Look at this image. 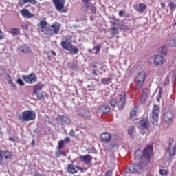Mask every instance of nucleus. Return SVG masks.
I'll return each mask as SVG.
<instances>
[{"mask_svg": "<svg viewBox=\"0 0 176 176\" xmlns=\"http://www.w3.org/2000/svg\"><path fill=\"white\" fill-rule=\"evenodd\" d=\"M37 26L41 32H43L44 35L52 36L60 34V30L61 29V25L58 22H54L50 27H48L45 20L41 21Z\"/></svg>", "mask_w": 176, "mask_h": 176, "instance_id": "f257e3e1", "label": "nucleus"}, {"mask_svg": "<svg viewBox=\"0 0 176 176\" xmlns=\"http://www.w3.org/2000/svg\"><path fill=\"white\" fill-rule=\"evenodd\" d=\"M109 104L113 108L117 106L119 111H122L126 107V104H127V94L124 91H122L118 95L117 98H111Z\"/></svg>", "mask_w": 176, "mask_h": 176, "instance_id": "f03ea898", "label": "nucleus"}, {"mask_svg": "<svg viewBox=\"0 0 176 176\" xmlns=\"http://www.w3.org/2000/svg\"><path fill=\"white\" fill-rule=\"evenodd\" d=\"M60 46H62L63 49H65V50L70 52L72 54H78V53H79V48L74 47L72 45L71 37L66 36L65 39L60 42Z\"/></svg>", "mask_w": 176, "mask_h": 176, "instance_id": "7ed1b4c3", "label": "nucleus"}, {"mask_svg": "<svg viewBox=\"0 0 176 176\" xmlns=\"http://www.w3.org/2000/svg\"><path fill=\"white\" fill-rule=\"evenodd\" d=\"M36 119V113L31 110H25L21 113L18 118V120L23 123V122H30Z\"/></svg>", "mask_w": 176, "mask_h": 176, "instance_id": "20e7f679", "label": "nucleus"}, {"mask_svg": "<svg viewBox=\"0 0 176 176\" xmlns=\"http://www.w3.org/2000/svg\"><path fill=\"white\" fill-rule=\"evenodd\" d=\"M160 55H156L154 58L153 64L156 66L163 65L164 63V56L167 54V47L163 46L160 50Z\"/></svg>", "mask_w": 176, "mask_h": 176, "instance_id": "39448f33", "label": "nucleus"}, {"mask_svg": "<svg viewBox=\"0 0 176 176\" xmlns=\"http://www.w3.org/2000/svg\"><path fill=\"white\" fill-rule=\"evenodd\" d=\"M160 114V107L158 105H154L152 110V113L150 116V120L155 126L157 125L159 122V115Z\"/></svg>", "mask_w": 176, "mask_h": 176, "instance_id": "423d86ee", "label": "nucleus"}, {"mask_svg": "<svg viewBox=\"0 0 176 176\" xmlns=\"http://www.w3.org/2000/svg\"><path fill=\"white\" fill-rule=\"evenodd\" d=\"M146 80V73L144 71H142L138 74L135 78V82L138 85V87H142L144 86V82Z\"/></svg>", "mask_w": 176, "mask_h": 176, "instance_id": "0eeeda50", "label": "nucleus"}, {"mask_svg": "<svg viewBox=\"0 0 176 176\" xmlns=\"http://www.w3.org/2000/svg\"><path fill=\"white\" fill-rule=\"evenodd\" d=\"M56 120L58 124H60L61 126H68L71 123V118L62 115H58L56 118Z\"/></svg>", "mask_w": 176, "mask_h": 176, "instance_id": "6e6552de", "label": "nucleus"}, {"mask_svg": "<svg viewBox=\"0 0 176 176\" xmlns=\"http://www.w3.org/2000/svg\"><path fill=\"white\" fill-rule=\"evenodd\" d=\"M22 78L29 85H32V83L38 82V77H36V75L34 73H30L28 75H23L22 76Z\"/></svg>", "mask_w": 176, "mask_h": 176, "instance_id": "1a4fd4ad", "label": "nucleus"}, {"mask_svg": "<svg viewBox=\"0 0 176 176\" xmlns=\"http://www.w3.org/2000/svg\"><path fill=\"white\" fill-rule=\"evenodd\" d=\"M52 2L54 3L56 10H58V12H63V13H67V10H64L65 0H52Z\"/></svg>", "mask_w": 176, "mask_h": 176, "instance_id": "9d476101", "label": "nucleus"}, {"mask_svg": "<svg viewBox=\"0 0 176 176\" xmlns=\"http://www.w3.org/2000/svg\"><path fill=\"white\" fill-rule=\"evenodd\" d=\"M143 157L147 159L148 162L151 160V157L153 155V146L148 145L143 151Z\"/></svg>", "mask_w": 176, "mask_h": 176, "instance_id": "9b49d317", "label": "nucleus"}, {"mask_svg": "<svg viewBox=\"0 0 176 176\" xmlns=\"http://www.w3.org/2000/svg\"><path fill=\"white\" fill-rule=\"evenodd\" d=\"M3 159L6 160L12 159V153L7 150L0 149V163L3 162Z\"/></svg>", "mask_w": 176, "mask_h": 176, "instance_id": "f8f14e48", "label": "nucleus"}, {"mask_svg": "<svg viewBox=\"0 0 176 176\" xmlns=\"http://www.w3.org/2000/svg\"><path fill=\"white\" fill-rule=\"evenodd\" d=\"M173 142L174 140L173 139L169 140V147L167 148V151L169 153L170 157H174V156L176 155V144H174L172 148H170V146H173Z\"/></svg>", "mask_w": 176, "mask_h": 176, "instance_id": "ddd939ff", "label": "nucleus"}, {"mask_svg": "<svg viewBox=\"0 0 176 176\" xmlns=\"http://www.w3.org/2000/svg\"><path fill=\"white\" fill-rule=\"evenodd\" d=\"M173 120L174 113L172 111H168L164 114L163 120L166 123H170V122H172Z\"/></svg>", "mask_w": 176, "mask_h": 176, "instance_id": "4468645a", "label": "nucleus"}, {"mask_svg": "<svg viewBox=\"0 0 176 176\" xmlns=\"http://www.w3.org/2000/svg\"><path fill=\"white\" fill-rule=\"evenodd\" d=\"M31 3V5H34L35 6H41V3L36 0H19L18 5L19 6H24L25 3Z\"/></svg>", "mask_w": 176, "mask_h": 176, "instance_id": "2eb2a0df", "label": "nucleus"}, {"mask_svg": "<svg viewBox=\"0 0 176 176\" xmlns=\"http://www.w3.org/2000/svg\"><path fill=\"white\" fill-rule=\"evenodd\" d=\"M82 2V5L81 6L82 12H88L90 9V7L92 6L93 3L90 0H81Z\"/></svg>", "mask_w": 176, "mask_h": 176, "instance_id": "dca6fc26", "label": "nucleus"}, {"mask_svg": "<svg viewBox=\"0 0 176 176\" xmlns=\"http://www.w3.org/2000/svg\"><path fill=\"white\" fill-rule=\"evenodd\" d=\"M80 162H84L86 166H90L91 164V161L93 160V157L90 155H81L79 157Z\"/></svg>", "mask_w": 176, "mask_h": 176, "instance_id": "f3484780", "label": "nucleus"}, {"mask_svg": "<svg viewBox=\"0 0 176 176\" xmlns=\"http://www.w3.org/2000/svg\"><path fill=\"white\" fill-rule=\"evenodd\" d=\"M139 124L142 130H149V120L148 118H142L140 120Z\"/></svg>", "mask_w": 176, "mask_h": 176, "instance_id": "a211bd4d", "label": "nucleus"}, {"mask_svg": "<svg viewBox=\"0 0 176 176\" xmlns=\"http://www.w3.org/2000/svg\"><path fill=\"white\" fill-rule=\"evenodd\" d=\"M148 93H149V90L146 88H144L142 91V96L140 98V104H145L146 102V98H148Z\"/></svg>", "mask_w": 176, "mask_h": 176, "instance_id": "6ab92c4d", "label": "nucleus"}, {"mask_svg": "<svg viewBox=\"0 0 176 176\" xmlns=\"http://www.w3.org/2000/svg\"><path fill=\"white\" fill-rule=\"evenodd\" d=\"M100 140L102 141V142H109L111 140H112V135L108 132H104L101 134Z\"/></svg>", "mask_w": 176, "mask_h": 176, "instance_id": "aec40b11", "label": "nucleus"}, {"mask_svg": "<svg viewBox=\"0 0 176 176\" xmlns=\"http://www.w3.org/2000/svg\"><path fill=\"white\" fill-rule=\"evenodd\" d=\"M71 142V138H66L64 140H61L60 141L58 142V149L60 151L65 146V144H69Z\"/></svg>", "mask_w": 176, "mask_h": 176, "instance_id": "412c9836", "label": "nucleus"}, {"mask_svg": "<svg viewBox=\"0 0 176 176\" xmlns=\"http://www.w3.org/2000/svg\"><path fill=\"white\" fill-rule=\"evenodd\" d=\"M67 171L70 174H76L79 171V167L75 166L74 164H69L67 166Z\"/></svg>", "mask_w": 176, "mask_h": 176, "instance_id": "4be33fe9", "label": "nucleus"}, {"mask_svg": "<svg viewBox=\"0 0 176 176\" xmlns=\"http://www.w3.org/2000/svg\"><path fill=\"white\" fill-rule=\"evenodd\" d=\"M21 14L25 19H31V17H34V14L30 12V10H28V9L25 8L21 10Z\"/></svg>", "mask_w": 176, "mask_h": 176, "instance_id": "5701e85b", "label": "nucleus"}, {"mask_svg": "<svg viewBox=\"0 0 176 176\" xmlns=\"http://www.w3.org/2000/svg\"><path fill=\"white\" fill-rule=\"evenodd\" d=\"M138 168V165L135 164H131L129 168H126V173H137V170Z\"/></svg>", "mask_w": 176, "mask_h": 176, "instance_id": "b1692460", "label": "nucleus"}, {"mask_svg": "<svg viewBox=\"0 0 176 176\" xmlns=\"http://www.w3.org/2000/svg\"><path fill=\"white\" fill-rule=\"evenodd\" d=\"M78 115L82 116V118H85V119H89V118H90V112L86 109H80L78 111Z\"/></svg>", "mask_w": 176, "mask_h": 176, "instance_id": "393cba45", "label": "nucleus"}, {"mask_svg": "<svg viewBox=\"0 0 176 176\" xmlns=\"http://www.w3.org/2000/svg\"><path fill=\"white\" fill-rule=\"evenodd\" d=\"M111 111V107L108 105H102L99 107V112L102 113H108Z\"/></svg>", "mask_w": 176, "mask_h": 176, "instance_id": "a878e982", "label": "nucleus"}, {"mask_svg": "<svg viewBox=\"0 0 176 176\" xmlns=\"http://www.w3.org/2000/svg\"><path fill=\"white\" fill-rule=\"evenodd\" d=\"M19 50H20L21 53H31V47L28 45H22L19 47Z\"/></svg>", "mask_w": 176, "mask_h": 176, "instance_id": "bb28decb", "label": "nucleus"}, {"mask_svg": "<svg viewBox=\"0 0 176 176\" xmlns=\"http://www.w3.org/2000/svg\"><path fill=\"white\" fill-rule=\"evenodd\" d=\"M101 50V45H97L92 50H89V53H92V54H97L98 52Z\"/></svg>", "mask_w": 176, "mask_h": 176, "instance_id": "cd10ccee", "label": "nucleus"}, {"mask_svg": "<svg viewBox=\"0 0 176 176\" xmlns=\"http://www.w3.org/2000/svg\"><path fill=\"white\" fill-rule=\"evenodd\" d=\"M33 89V94H38V92L40 91V90H42V89H43V85H34Z\"/></svg>", "mask_w": 176, "mask_h": 176, "instance_id": "c85d7f7f", "label": "nucleus"}, {"mask_svg": "<svg viewBox=\"0 0 176 176\" xmlns=\"http://www.w3.org/2000/svg\"><path fill=\"white\" fill-rule=\"evenodd\" d=\"M10 34L13 36H16V35H20V29L16 28H12L10 30Z\"/></svg>", "mask_w": 176, "mask_h": 176, "instance_id": "c756f323", "label": "nucleus"}, {"mask_svg": "<svg viewBox=\"0 0 176 176\" xmlns=\"http://www.w3.org/2000/svg\"><path fill=\"white\" fill-rule=\"evenodd\" d=\"M138 111V108L137 107H134L133 109H131L129 116L130 119H133L134 116H136Z\"/></svg>", "mask_w": 176, "mask_h": 176, "instance_id": "7c9ffc66", "label": "nucleus"}, {"mask_svg": "<svg viewBox=\"0 0 176 176\" xmlns=\"http://www.w3.org/2000/svg\"><path fill=\"white\" fill-rule=\"evenodd\" d=\"M145 10H146V6L144 3H140L139 8H138V12L143 13V12H145Z\"/></svg>", "mask_w": 176, "mask_h": 176, "instance_id": "2f4dec72", "label": "nucleus"}, {"mask_svg": "<svg viewBox=\"0 0 176 176\" xmlns=\"http://www.w3.org/2000/svg\"><path fill=\"white\" fill-rule=\"evenodd\" d=\"M168 7L170 9L171 12H174V10H175V8H176V6H175V3H174V1H173L172 0H170L168 3Z\"/></svg>", "mask_w": 176, "mask_h": 176, "instance_id": "473e14b6", "label": "nucleus"}, {"mask_svg": "<svg viewBox=\"0 0 176 176\" xmlns=\"http://www.w3.org/2000/svg\"><path fill=\"white\" fill-rule=\"evenodd\" d=\"M63 155L67 156V153L65 151H56L55 153V157L56 159H58V157H60Z\"/></svg>", "mask_w": 176, "mask_h": 176, "instance_id": "72a5a7b5", "label": "nucleus"}, {"mask_svg": "<svg viewBox=\"0 0 176 176\" xmlns=\"http://www.w3.org/2000/svg\"><path fill=\"white\" fill-rule=\"evenodd\" d=\"M109 82H111V78H105L101 79V83L102 85H109Z\"/></svg>", "mask_w": 176, "mask_h": 176, "instance_id": "f704fd0d", "label": "nucleus"}, {"mask_svg": "<svg viewBox=\"0 0 176 176\" xmlns=\"http://www.w3.org/2000/svg\"><path fill=\"white\" fill-rule=\"evenodd\" d=\"M111 31V34L113 35H118V34H119V31L118 30L117 28L115 27H112L110 28Z\"/></svg>", "mask_w": 176, "mask_h": 176, "instance_id": "c9c22d12", "label": "nucleus"}, {"mask_svg": "<svg viewBox=\"0 0 176 176\" xmlns=\"http://www.w3.org/2000/svg\"><path fill=\"white\" fill-rule=\"evenodd\" d=\"M141 155H142L141 151L140 150L136 151V152L135 153V160H137V159H141Z\"/></svg>", "mask_w": 176, "mask_h": 176, "instance_id": "e433bc0d", "label": "nucleus"}, {"mask_svg": "<svg viewBox=\"0 0 176 176\" xmlns=\"http://www.w3.org/2000/svg\"><path fill=\"white\" fill-rule=\"evenodd\" d=\"M36 94V98L37 100H44L45 99V95H43V93H38Z\"/></svg>", "mask_w": 176, "mask_h": 176, "instance_id": "4c0bfd02", "label": "nucleus"}, {"mask_svg": "<svg viewBox=\"0 0 176 176\" xmlns=\"http://www.w3.org/2000/svg\"><path fill=\"white\" fill-rule=\"evenodd\" d=\"M170 46H176V36L170 39Z\"/></svg>", "mask_w": 176, "mask_h": 176, "instance_id": "58836bf2", "label": "nucleus"}, {"mask_svg": "<svg viewBox=\"0 0 176 176\" xmlns=\"http://www.w3.org/2000/svg\"><path fill=\"white\" fill-rule=\"evenodd\" d=\"M160 175H162V176L167 175V174H168V171H167V170L166 169H160Z\"/></svg>", "mask_w": 176, "mask_h": 176, "instance_id": "ea45409f", "label": "nucleus"}, {"mask_svg": "<svg viewBox=\"0 0 176 176\" xmlns=\"http://www.w3.org/2000/svg\"><path fill=\"white\" fill-rule=\"evenodd\" d=\"M16 83L20 85V86H24V85H25V83H24V81H23V80H21V78H18L16 80Z\"/></svg>", "mask_w": 176, "mask_h": 176, "instance_id": "a19ab883", "label": "nucleus"}, {"mask_svg": "<svg viewBox=\"0 0 176 176\" xmlns=\"http://www.w3.org/2000/svg\"><path fill=\"white\" fill-rule=\"evenodd\" d=\"M8 76V79H7V82L9 85H10L12 82H13V80L12 79V76H10V75L7 74Z\"/></svg>", "mask_w": 176, "mask_h": 176, "instance_id": "79ce46f5", "label": "nucleus"}, {"mask_svg": "<svg viewBox=\"0 0 176 176\" xmlns=\"http://www.w3.org/2000/svg\"><path fill=\"white\" fill-rule=\"evenodd\" d=\"M69 135L70 137H74V138H76V135H75V131H74V129H72L69 133Z\"/></svg>", "mask_w": 176, "mask_h": 176, "instance_id": "37998d69", "label": "nucleus"}, {"mask_svg": "<svg viewBox=\"0 0 176 176\" xmlns=\"http://www.w3.org/2000/svg\"><path fill=\"white\" fill-rule=\"evenodd\" d=\"M90 8L91 12H92L94 14H96V12H97V8H96V6H91Z\"/></svg>", "mask_w": 176, "mask_h": 176, "instance_id": "c03bdc74", "label": "nucleus"}, {"mask_svg": "<svg viewBox=\"0 0 176 176\" xmlns=\"http://www.w3.org/2000/svg\"><path fill=\"white\" fill-rule=\"evenodd\" d=\"M34 176H46V174L39 173V171H36L34 174Z\"/></svg>", "mask_w": 176, "mask_h": 176, "instance_id": "a18cd8bd", "label": "nucleus"}, {"mask_svg": "<svg viewBox=\"0 0 176 176\" xmlns=\"http://www.w3.org/2000/svg\"><path fill=\"white\" fill-rule=\"evenodd\" d=\"M124 13H126V12L123 11V10H121L119 11L118 14L120 17H123L124 16Z\"/></svg>", "mask_w": 176, "mask_h": 176, "instance_id": "49530a36", "label": "nucleus"}, {"mask_svg": "<svg viewBox=\"0 0 176 176\" xmlns=\"http://www.w3.org/2000/svg\"><path fill=\"white\" fill-rule=\"evenodd\" d=\"M2 39H5V36H3V34L2 33V30L0 29V41Z\"/></svg>", "mask_w": 176, "mask_h": 176, "instance_id": "de8ad7c7", "label": "nucleus"}, {"mask_svg": "<svg viewBox=\"0 0 176 176\" xmlns=\"http://www.w3.org/2000/svg\"><path fill=\"white\" fill-rule=\"evenodd\" d=\"M104 176H112V170H108V171L105 173Z\"/></svg>", "mask_w": 176, "mask_h": 176, "instance_id": "09e8293b", "label": "nucleus"}, {"mask_svg": "<svg viewBox=\"0 0 176 176\" xmlns=\"http://www.w3.org/2000/svg\"><path fill=\"white\" fill-rule=\"evenodd\" d=\"M21 28H23V30H28V24L21 25Z\"/></svg>", "mask_w": 176, "mask_h": 176, "instance_id": "8fccbe9b", "label": "nucleus"}, {"mask_svg": "<svg viewBox=\"0 0 176 176\" xmlns=\"http://www.w3.org/2000/svg\"><path fill=\"white\" fill-rule=\"evenodd\" d=\"M92 74H93L94 76H97V75H98L97 74V70H96V69L93 70Z\"/></svg>", "mask_w": 176, "mask_h": 176, "instance_id": "3c124183", "label": "nucleus"}, {"mask_svg": "<svg viewBox=\"0 0 176 176\" xmlns=\"http://www.w3.org/2000/svg\"><path fill=\"white\" fill-rule=\"evenodd\" d=\"M31 145H32V146H35V139H33L32 140V142H31Z\"/></svg>", "mask_w": 176, "mask_h": 176, "instance_id": "603ef678", "label": "nucleus"}, {"mask_svg": "<svg viewBox=\"0 0 176 176\" xmlns=\"http://www.w3.org/2000/svg\"><path fill=\"white\" fill-rule=\"evenodd\" d=\"M128 134H129V135H131V134H133V129H129L128 131Z\"/></svg>", "mask_w": 176, "mask_h": 176, "instance_id": "864d4df0", "label": "nucleus"}, {"mask_svg": "<svg viewBox=\"0 0 176 176\" xmlns=\"http://www.w3.org/2000/svg\"><path fill=\"white\" fill-rule=\"evenodd\" d=\"M10 85H11L12 87H14V89H16V84H14L13 82Z\"/></svg>", "mask_w": 176, "mask_h": 176, "instance_id": "5fc2aeb1", "label": "nucleus"}, {"mask_svg": "<svg viewBox=\"0 0 176 176\" xmlns=\"http://www.w3.org/2000/svg\"><path fill=\"white\" fill-rule=\"evenodd\" d=\"M51 54H52L53 56H57V54H56L54 51H51Z\"/></svg>", "mask_w": 176, "mask_h": 176, "instance_id": "6e6d98bb", "label": "nucleus"}, {"mask_svg": "<svg viewBox=\"0 0 176 176\" xmlns=\"http://www.w3.org/2000/svg\"><path fill=\"white\" fill-rule=\"evenodd\" d=\"M80 170L81 171V173H85V169L84 168H80Z\"/></svg>", "mask_w": 176, "mask_h": 176, "instance_id": "4d7b16f0", "label": "nucleus"}, {"mask_svg": "<svg viewBox=\"0 0 176 176\" xmlns=\"http://www.w3.org/2000/svg\"><path fill=\"white\" fill-rule=\"evenodd\" d=\"M92 67H93V68H97L96 65H93Z\"/></svg>", "mask_w": 176, "mask_h": 176, "instance_id": "13d9d810", "label": "nucleus"}, {"mask_svg": "<svg viewBox=\"0 0 176 176\" xmlns=\"http://www.w3.org/2000/svg\"><path fill=\"white\" fill-rule=\"evenodd\" d=\"M161 5H162V8H163V6H164V3H162Z\"/></svg>", "mask_w": 176, "mask_h": 176, "instance_id": "bf43d9fd", "label": "nucleus"}, {"mask_svg": "<svg viewBox=\"0 0 176 176\" xmlns=\"http://www.w3.org/2000/svg\"><path fill=\"white\" fill-rule=\"evenodd\" d=\"M91 87V85H87V87Z\"/></svg>", "mask_w": 176, "mask_h": 176, "instance_id": "052dcab7", "label": "nucleus"}, {"mask_svg": "<svg viewBox=\"0 0 176 176\" xmlns=\"http://www.w3.org/2000/svg\"><path fill=\"white\" fill-rule=\"evenodd\" d=\"M159 96H160V97H162V94H160V95H159Z\"/></svg>", "mask_w": 176, "mask_h": 176, "instance_id": "680f3d73", "label": "nucleus"}, {"mask_svg": "<svg viewBox=\"0 0 176 176\" xmlns=\"http://www.w3.org/2000/svg\"><path fill=\"white\" fill-rule=\"evenodd\" d=\"M125 28H127V26H125Z\"/></svg>", "mask_w": 176, "mask_h": 176, "instance_id": "e2e57ef3", "label": "nucleus"}]
</instances>
